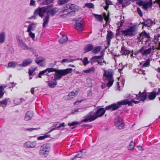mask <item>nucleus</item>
Instances as JSON below:
<instances>
[{
	"label": "nucleus",
	"instance_id": "1",
	"mask_svg": "<svg viewBox=\"0 0 160 160\" xmlns=\"http://www.w3.org/2000/svg\"><path fill=\"white\" fill-rule=\"evenodd\" d=\"M72 70V68H68L57 71L54 75L53 81H48L47 82L48 86L50 88H54L57 85L56 80L60 79L62 76H65L67 74L70 73Z\"/></svg>",
	"mask_w": 160,
	"mask_h": 160
},
{
	"label": "nucleus",
	"instance_id": "2",
	"mask_svg": "<svg viewBox=\"0 0 160 160\" xmlns=\"http://www.w3.org/2000/svg\"><path fill=\"white\" fill-rule=\"evenodd\" d=\"M52 5V6L49 8L48 9L47 12V14L46 16L43 19V22L42 24V27H45L47 26L49 21V15L53 16L58 12V9L56 8L51 9L53 7V5Z\"/></svg>",
	"mask_w": 160,
	"mask_h": 160
},
{
	"label": "nucleus",
	"instance_id": "3",
	"mask_svg": "<svg viewBox=\"0 0 160 160\" xmlns=\"http://www.w3.org/2000/svg\"><path fill=\"white\" fill-rule=\"evenodd\" d=\"M113 71L111 69H109L104 71L103 76L105 77V79L108 81V82L107 84L108 88L110 87L113 84Z\"/></svg>",
	"mask_w": 160,
	"mask_h": 160
},
{
	"label": "nucleus",
	"instance_id": "4",
	"mask_svg": "<svg viewBox=\"0 0 160 160\" xmlns=\"http://www.w3.org/2000/svg\"><path fill=\"white\" fill-rule=\"evenodd\" d=\"M136 28L135 26H132L127 29L122 30L119 32V34L126 37H132L136 34Z\"/></svg>",
	"mask_w": 160,
	"mask_h": 160
},
{
	"label": "nucleus",
	"instance_id": "5",
	"mask_svg": "<svg viewBox=\"0 0 160 160\" xmlns=\"http://www.w3.org/2000/svg\"><path fill=\"white\" fill-rule=\"evenodd\" d=\"M16 38L19 47L21 48L22 49L25 50H32V48L28 47L25 44L24 41L21 38L20 36H16Z\"/></svg>",
	"mask_w": 160,
	"mask_h": 160
},
{
	"label": "nucleus",
	"instance_id": "6",
	"mask_svg": "<svg viewBox=\"0 0 160 160\" xmlns=\"http://www.w3.org/2000/svg\"><path fill=\"white\" fill-rule=\"evenodd\" d=\"M50 149L49 145L47 144H44L41 147L39 154L42 156L46 157L48 155Z\"/></svg>",
	"mask_w": 160,
	"mask_h": 160
},
{
	"label": "nucleus",
	"instance_id": "7",
	"mask_svg": "<svg viewBox=\"0 0 160 160\" xmlns=\"http://www.w3.org/2000/svg\"><path fill=\"white\" fill-rule=\"evenodd\" d=\"M106 110L105 108H101L98 109L95 113L93 111H91L90 112H92V116L94 120H95L98 117L102 116L105 113Z\"/></svg>",
	"mask_w": 160,
	"mask_h": 160
},
{
	"label": "nucleus",
	"instance_id": "8",
	"mask_svg": "<svg viewBox=\"0 0 160 160\" xmlns=\"http://www.w3.org/2000/svg\"><path fill=\"white\" fill-rule=\"evenodd\" d=\"M77 6L72 4H69L67 5L64 7V8L62 10V12H64L66 11H68V12H75L78 10Z\"/></svg>",
	"mask_w": 160,
	"mask_h": 160
},
{
	"label": "nucleus",
	"instance_id": "9",
	"mask_svg": "<svg viewBox=\"0 0 160 160\" xmlns=\"http://www.w3.org/2000/svg\"><path fill=\"white\" fill-rule=\"evenodd\" d=\"M61 70L56 69L53 68H48L44 70L40 71L38 75V77L41 78L42 76L44 75H47L48 73L51 72H56L58 71H60Z\"/></svg>",
	"mask_w": 160,
	"mask_h": 160
},
{
	"label": "nucleus",
	"instance_id": "10",
	"mask_svg": "<svg viewBox=\"0 0 160 160\" xmlns=\"http://www.w3.org/2000/svg\"><path fill=\"white\" fill-rule=\"evenodd\" d=\"M139 102L140 101H136L133 100H132L131 101H129L128 99H126L118 102L117 104L120 106L127 104H128V106H131L132 102L136 104L139 103Z\"/></svg>",
	"mask_w": 160,
	"mask_h": 160
},
{
	"label": "nucleus",
	"instance_id": "11",
	"mask_svg": "<svg viewBox=\"0 0 160 160\" xmlns=\"http://www.w3.org/2000/svg\"><path fill=\"white\" fill-rule=\"evenodd\" d=\"M52 5H48L47 7H43L42 8H38L37 9L34 11V14L36 15H38V13H44L46 12L48 9L52 7Z\"/></svg>",
	"mask_w": 160,
	"mask_h": 160
},
{
	"label": "nucleus",
	"instance_id": "12",
	"mask_svg": "<svg viewBox=\"0 0 160 160\" xmlns=\"http://www.w3.org/2000/svg\"><path fill=\"white\" fill-rule=\"evenodd\" d=\"M147 92L145 90H144L142 92H141L140 91L138 94L136 95V97L137 99L144 101L147 99V95H146Z\"/></svg>",
	"mask_w": 160,
	"mask_h": 160
},
{
	"label": "nucleus",
	"instance_id": "13",
	"mask_svg": "<svg viewBox=\"0 0 160 160\" xmlns=\"http://www.w3.org/2000/svg\"><path fill=\"white\" fill-rule=\"evenodd\" d=\"M144 37L150 40V37L149 34L146 32L145 31H144L141 33L137 38L139 42H142Z\"/></svg>",
	"mask_w": 160,
	"mask_h": 160
},
{
	"label": "nucleus",
	"instance_id": "14",
	"mask_svg": "<svg viewBox=\"0 0 160 160\" xmlns=\"http://www.w3.org/2000/svg\"><path fill=\"white\" fill-rule=\"evenodd\" d=\"M78 92L76 90L72 91L69 93L68 95L64 98L66 100H69L74 98L78 94Z\"/></svg>",
	"mask_w": 160,
	"mask_h": 160
},
{
	"label": "nucleus",
	"instance_id": "15",
	"mask_svg": "<svg viewBox=\"0 0 160 160\" xmlns=\"http://www.w3.org/2000/svg\"><path fill=\"white\" fill-rule=\"evenodd\" d=\"M85 118V119H82L81 121V122L88 121L91 122L95 120L92 116V112H90L87 115Z\"/></svg>",
	"mask_w": 160,
	"mask_h": 160
},
{
	"label": "nucleus",
	"instance_id": "16",
	"mask_svg": "<svg viewBox=\"0 0 160 160\" xmlns=\"http://www.w3.org/2000/svg\"><path fill=\"white\" fill-rule=\"evenodd\" d=\"M37 143L36 142H27L24 144V146L27 148H32L36 147Z\"/></svg>",
	"mask_w": 160,
	"mask_h": 160
},
{
	"label": "nucleus",
	"instance_id": "17",
	"mask_svg": "<svg viewBox=\"0 0 160 160\" xmlns=\"http://www.w3.org/2000/svg\"><path fill=\"white\" fill-rule=\"evenodd\" d=\"M118 105H119L117 103V104L116 103H114L106 107L105 108V109L106 110H111L114 111L117 109L119 108V106Z\"/></svg>",
	"mask_w": 160,
	"mask_h": 160
},
{
	"label": "nucleus",
	"instance_id": "18",
	"mask_svg": "<svg viewBox=\"0 0 160 160\" xmlns=\"http://www.w3.org/2000/svg\"><path fill=\"white\" fill-rule=\"evenodd\" d=\"M34 114L33 112L31 111H28L25 114L24 117L25 120L28 121L30 120L33 116Z\"/></svg>",
	"mask_w": 160,
	"mask_h": 160
},
{
	"label": "nucleus",
	"instance_id": "19",
	"mask_svg": "<svg viewBox=\"0 0 160 160\" xmlns=\"http://www.w3.org/2000/svg\"><path fill=\"white\" fill-rule=\"evenodd\" d=\"M120 52L122 55H128L130 53V51L128 49L125 47L123 46L121 48Z\"/></svg>",
	"mask_w": 160,
	"mask_h": 160
},
{
	"label": "nucleus",
	"instance_id": "20",
	"mask_svg": "<svg viewBox=\"0 0 160 160\" xmlns=\"http://www.w3.org/2000/svg\"><path fill=\"white\" fill-rule=\"evenodd\" d=\"M32 62V60L31 59L25 60L22 61V64L18 65V66L19 67H26L30 64Z\"/></svg>",
	"mask_w": 160,
	"mask_h": 160
},
{
	"label": "nucleus",
	"instance_id": "21",
	"mask_svg": "<svg viewBox=\"0 0 160 160\" xmlns=\"http://www.w3.org/2000/svg\"><path fill=\"white\" fill-rule=\"evenodd\" d=\"M113 37L112 32L111 31H108V33L107 35L106 39L108 45H109L110 44L111 40Z\"/></svg>",
	"mask_w": 160,
	"mask_h": 160
},
{
	"label": "nucleus",
	"instance_id": "22",
	"mask_svg": "<svg viewBox=\"0 0 160 160\" xmlns=\"http://www.w3.org/2000/svg\"><path fill=\"white\" fill-rule=\"evenodd\" d=\"M53 126H54V127H55V128H53L52 129H51L47 133V134H48L50 132H51L52 131H53L55 130H56V129H59L61 127H64L65 126V123H61V124H60V125H58V124H57V123H56V124H53Z\"/></svg>",
	"mask_w": 160,
	"mask_h": 160
},
{
	"label": "nucleus",
	"instance_id": "23",
	"mask_svg": "<svg viewBox=\"0 0 160 160\" xmlns=\"http://www.w3.org/2000/svg\"><path fill=\"white\" fill-rule=\"evenodd\" d=\"M103 59V57L102 56H96L92 57L91 58V61L92 62H98L99 61H102Z\"/></svg>",
	"mask_w": 160,
	"mask_h": 160
},
{
	"label": "nucleus",
	"instance_id": "24",
	"mask_svg": "<svg viewBox=\"0 0 160 160\" xmlns=\"http://www.w3.org/2000/svg\"><path fill=\"white\" fill-rule=\"evenodd\" d=\"M153 23H154V24H155V23H154L151 19H148L147 20L144 21L142 23V24L145 26L149 27Z\"/></svg>",
	"mask_w": 160,
	"mask_h": 160
},
{
	"label": "nucleus",
	"instance_id": "25",
	"mask_svg": "<svg viewBox=\"0 0 160 160\" xmlns=\"http://www.w3.org/2000/svg\"><path fill=\"white\" fill-rule=\"evenodd\" d=\"M36 23H32L28 25L27 32H31L35 30L36 28Z\"/></svg>",
	"mask_w": 160,
	"mask_h": 160
},
{
	"label": "nucleus",
	"instance_id": "26",
	"mask_svg": "<svg viewBox=\"0 0 160 160\" xmlns=\"http://www.w3.org/2000/svg\"><path fill=\"white\" fill-rule=\"evenodd\" d=\"M5 32H2L0 33V43H3L5 41Z\"/></svg>",
	"mask_w": 160,
	"mask_h": 160
},
{
	"label": "nucleus",
	"instance_id": "27",
	"mask_svg": "<svg viewBox=\"0 0 160 160\" xmlns=\"http://www.w3.org/2000/svg\"><path fill=\"white\" fill-rule=\"evenodd\" d=\"M75 28L77 30L82 31L83 28V24L81 23L77 22Z\"/></svg>",
	"mask_w": 160,
	"mask_h": 160
},
{
	"label": "nucleus",
	"instance_id": "28",
	"mask_svg": "<svg viewBox=\"0 0 160 160\" xmlns=\"http://www.w3.org/2000/svg\"><path fill=\"white\" fill-rule=\"evenodd\" d=\"M121 122H123L122 120V118L118 116H117L115 118L114 123L116 125L120 123Z\"/></svg>",
	"mask_w": 160,
	"mask_h": 160
},
{
	"label": "nucleus",
	"instance_id": "29",
	"mask_svg": "<svg viewBox=\"0 0 160 160\" xmlns=\"http://www.w3.org/2000/svg\"><path fill=\"white\" fill-rule=\"evenodd\" d=\"M93 48V45L92 44H88L84 48V51L88 52L92 50Z\"/></svg>",
	"mask_w": 160,
	"mask_h": 160
},
{
	"label": "nucleus",
	"instance_id": "30",
	"mask_svg": "<svg viewBox=\"0 0 160 160\" xmlns=\"http://www.w3.org/2000/svg\"><path fill=\"white\" fill-rule=\"evenodd\" d=\"M102 49L101 46H98L94 47L92 51V52L94 54L99 52Z\"/></svg>",
	"mask_w": 160,
	"mask_h": 160
},
{
	"label": "nucleus",
	"instance_id": "31",
	"mask_svg": "<svg viewBox=\"0 0 160 160\" xmlns=\"http://www.w3.org/2000/svg\"><path fill=\"white\" fill-rule=\"evenodd\" d=\"M156 97V94H155V91H153L150 93L148 96V98L150 100L154 99Z\"/></svg>",
	"mask_w": 160,
	"mask_h": 160
},
{
	"label": "nucleus",
	"instance_id": "32",
	"mask_svg": "<svg viewBox=\"0 0 160 160\" xmlns=\"http://www.w3.org/2000/svg\"><path fill=\"white\" fill-rule=\"evenodd\" d=\"M68 38L67 36L64 35H63L62 38L59 40V42L61 43H64L68 40Z\"/></svg>",
	"mask_w": 160,
	"mask_h": 160
},
{
	"label": "nucleus",
	"instance_id": "33",
	"mask_svg": "<svg viewBox=\"0 0 160 160\" xmlns=\"http://www.w3.org/2000/svg\"><path fill=\"white\" fill-rule=\"evenodd\" d=\"M8 99L5 98L4 100L0 102V106H2L3 107H6L8 103Z\"/></svg>",
	"mask_w": 160,
	"mask_h": 160
},
{
	"label": "nucleus",
	"instance_id": "34",
	"mask_svg": "<svg viewBox=\"0 0 160 160\" xmlns=\"http://www.w3.org/2000/svg\"><path fill=\"white\" fill-rule=\"evenodd\" d=\"M17 64V62L15 61H12L8 63V68H14Z\"/></svg>",
	"mask_w": 160,
	"mask_h": 160
},
{
	"label": "nucleus",
	"instance_id": "35",
	"mask_svg": "<svg viewBox=\"0 0 160 160\" xmlns=\"http://www.w3.org/2000/svg\"><path fill=\"white\" fill-rule=\"evenodd\" d=\"M151 48H150L148 49L144 50L143 52L142 53V55L144 56L147 55L150 53L151 52Z\"/></svg>",
	"mask_w": 160,
	"mask_h": 160
},
{
	"label": "nucleus",
	"instance_id": "36",
	"mask_svg": "<svg viewBox=\"0 0 160 160\" xmlns=\"http://www.w3.org/2000/svg\"><path fill=\"white\" fill-rule=\"evenodd\" d=\"M95 71V68L92 67L91 68H88L83 71V72L86 73H89L91 72H94Z\"/></svg>",
	"mask_w": 160,
	"mask_h": 160
},
{
	"label": "nucleus",
	"instance_id": "37",
	"mask_svg": "<svg viewBox=\"0 0 160 160\" xmlns=\"http://www.w3.org/2000/svg\"><path fill=\"white\" fill-rule=\"evenodd\" d=\"M150 59L148 58L146 61L142 65V67H148L150 65Z\"/></svg>",
	"mask_w": 160,
	"mask_h": 160
},
{
	"label": "nucleus",
	"instance_id": "38",
	"mask_svg": "<svg viewBox=\"0 0 160 160\" xmlns=\"http://www.w3.org/2000/svg\"><path fill=\"white\" fill-rule=\"evenodd\" d=\"M135 144L133 142V141H132V142H131L128 147V149L129 150L131 151L135 147Z\"/></svg>",
	"mask_w": 160,
	"mask_h": 160
},
{
	"label": "nucleus",
	"instance_id": "39",
	"mask_svg": "<svg viewBox=\"0 0 160 160\" xmlns=\"http://www.w3.org/2000/svg\"><path fill=\"white\" fill-rule=\"evenodd\" d=\"M47 133L45 134L44 135L42 136H40L37 138V139L38 140H42L45 139L46 138L49 137L50 135H47Z\"/></svg>",
	"mask_w": 160,
	"mask_h": 160
},
{
	"label": "nucleus",
	"instance_id": "40",
	"mask_svg": "<svg viewBox=\"0 0 160 160\" xmlns=\"http://www.w3.org/2000/svg\"><path fill=\"white\" fill-rule=\"evenodd\" d=\"M54 0H44L42 2L43 5H46L52 3Z\"/></svg>",
	"mask_w": 160,
	"mask_h": 160
},
{
	"label": "nucleus",
	"instance_id": "41",
	"mask_svg": "<svg viewBox=\"0 0 160 160\" xmlns=\"http://www.w3.org/2000/svg\"><path fill=\"white\" fill-rule=\"evenodd\" d=\"M85 6L86 7L90 8H94V4L91 2L86 3L85 5Z\"/></svg>",
	"mask_w": 160,
	"mask_h": 160
},
{
	"label": "nucleus",
	"instance_id": "42",
	"mask_svg": "<svg viewBox=\"0 0 160 160\" xmlns=\"http://www.w3.org/2000/svg\"><path fill=\"white\" fill-rule=\"evenodd\" d=\"M117 128L119 129H122L124 128V124L123 122H121L120 123L116 125Z\"/></svg>",
	"mask_w": 160,
	"mask_h": 160
},
{
	"label": "nucleus",
	"instance_id": "43",
	"mask_svg": "<svg viewBox=\"0 0 160 160\" xmlns=\"http://www.w3.org/2000/svg\"><path fill=\"white\" fill-rule=\"evenodd\" d=\"M45 61V59L43 58H38L36 59L35 61L36 63H40L42 62H44Z\"/></svg>",
	"mask_w": 160,
	"mask_h": 160
},
{
	"label": "nucleus",
	"instance_id": "44",
	"mask_svg": "<svg viewBox=\"0 0 160 160\" xmlns=\"http://www.w3.org/2000/svg\"><path fill=\"white\" fill-rule=\"evenodd\" d=\"M82 61L83 62V64L85 66H86L87 64H88L89 62L88 60V59L87 57L84 58L82 60Z\"/></svg>",
	"mask_w": 160,
	"mask_h": 160
},
{
	"label": "nucleus",
	"instance_id": "45",
	"mask_svg": "<svg viewBox=\"0 0 160 160\" xmlns=\"http://www.w3.org/2000/svg\"><path fill=\"white\" fill-rule=\"evenodd\" d=\"M94 15L95 17V18L98 21H101L102 20L103 18L101 15L95 14H94Z\"/></svg>",
	"mask_w": 160,
	"mask_h": 160
},
{
	"label": "nucleus",
	"instance_id": "46",
	"mask_svg": "<svg viewBox=\"0 0 160 160\" xmlns=\"http://www.w3.org/2000/svg\"><path fill=\"white\" fill-rule=\"evenodd\" d=\"M69 0H59L58 3L60 5H62L67 3Z\"/></svg>",
	"mask_w": 160,
	"mask_h": 160
},
{
	"label": "nucleus",
	"instance_id": "47",
	"mask_svg": "<svg viewBox=\"0 0 160 160\" xmlns=\"http://www.w3.org/2000/svg\"><path fill=\"white\" fill-rule=\"evenodd\" d=\"M83 156V154L82 153V151H81L80 152L74 156V158H80L82 157Z\"/></svg>",
	"mask_w": 160,
	"mask_h": 160
},
{
	"label": "nucleus",
	"instance_id": "48",
	"mask_svg": "<svg viewBox=\"0 0 160 160\" xmlns=\"http://www.w3.org/2000/svg\"><path fill=\"white\" fill-rule=\"evenodd\" d=\"M79 123L78 122L75 121L71 123H69L68 124V125L69 126H72L78 124Z\"/></svg>",
	"mask_w": 160,
	"mask_h": 160
},
{
	"label": "nucleus",
	"instance_id": "49",
	"mask_svg": "<svg viewBox=\"0 0 160 160\" xmlns=\"http://www.w3.org/2000/svg\"><path fill=\"white\" fill-rule=\"evenodd\" d=\"M73 61L71 59L70 60H68L67 59H64L61 62V63H63L65 62H72Z\"/></svg>",
	"mask_w": 160,
	"mask_h": 160
},
{
	"label": "nucleus",
	"instance_id": "50",
	"mask_svg": "<svg viewBox=\"0 0 160 160\" xmlns=\"http://www.w3.org/2000/svg\"><path fill=\"white\" fill-rule=\"evenodd\" d=\"M29 32L28 34L30 37L32 38V39H34L35 38V34L34 33L31 32Z\"/></svg>",
	"mask_w": 160,
	"mask_h": 160
},
{
	"label": "nucleus",
	"instance_id": "51",
	"mask_svg": "<svg viewBox=\"0 0 160 160\" xmlns=\"http://www.w3.org/2000/svg\"><path fill=\"white\" fill-rule=\"evenodd\" d=\"M36 68H32L30 69L29 71V74L30 76L32 75L33 72L35 71Z\"/></svg>",
	"mask_w": 160,
	"mask_h": 160
},
{
	"label": "nucleus",
	"instance_id": "52",
	"mask_svg": "<svg viewBox=\"0 0 160 160\" xmlns=\"http://www.w3.org/2000/svg\"><path fill=\"white\" fill-rule=\"evenodd\" d=\"M145 48L144 46H142L140 49H139L138 51V53H142L144 51Z\"/></svg>",
	"mask_w": 160,
	"mask_h": 160
},
{
	"label": "nucleus",
	"instance_id": "53",
	"mask_svg": "<svg viewBox=\"0 0 160 160\" xmlns=\"http://www.w3.org/2000/svg\"><path fill=\"white\" fill-rule=\"evenodd\" d=\"M137 11L140 16L141 17H142V14L140 8H138L137 9Z\"/></svg>",
	"mask_w": 160,
	"mask_h": 160
},
{
	"label": "nucleus",
	"instance_id": "54",
	"mask_svg": "<svg viewBox=\"0 0 160 160\" xmlns=\"http://www.w3.org/2000/svg\"><path fill=\"white\" fill-rule=\"evenodd\" d=\"M78 111L77 109H75L72 110L71 112V113L72 114H75L78 113Z\"/></svg>",
	"mask_w": 160,
	"mask_h": 160
},
{
	"label": "nucleus",
	"instance_id": "55",
	"mask_svg": "<svg viewBox=\"0 0 160 160\" xmlns=\"http://www.w3.org/2000/svg\"><path fill=\"white\" fill-rule=\"evenodd\" d=\"M79 112H82L85 111L86 110V108H79L77 109Z\"/></svg>",
	"mask_w": 160,
	"mask_h": 160
},
{
	"label": "nucleus",
	"instance_id": "56",
	"mask_svg": "<svg viewBox=\"0 0 160 160\" xmlns=\"http://www.w3.org/2000/svg\"><path fill=\"white\" fill-rule=\"evenodd\" d=\"M155 94H156V96L157 95H160V88L158 89V91L157 92H155ZM158 100L160 101V97L159 98Z\"/></svg>",
	"mask_w": 160,
	"mask_h": 160
},
{
	"label": "nucleus",
	"instance_id": "57",
	"mask_svg": "<svg viewBox=\"0 0 160 160\" xmlns=\"http://www.w3.org/2000/svg\"><path fill=\"white\" fill-rule=\"evenodd\" d=\"M35 4V2L33 0H31L30 5L31 6H34Z\"/></svg>",
	"mask_w": 160,
	"mask_h": 160
},
{
	"label": "nucleus",
	"instance_id": "58",
	"mask_svg": "<svg viewBox=\"0 0 160 160\" xmlns=\"http://www.w3.org/2000/svg\"><path fill=\"white\" fill-rule=\"evenodd\" d=\"M17 100L18 101L17 103V104H19L24 101V99L22 98H21L20 99H17Z\"/></svg>",
	"mask_w": 160,
	"mask_h": 160
},
{
	"label": "nucleus",
	"instance_id": "59",
	"mask_svg": "<svg viewBox=\"0 0 160 160\" xmlns=\"http://www.w3.org/2000/svg\"><path fill=\"white\" fill-rule=\"evenodd\" d=\"M105 2L107 5L112 4V2L109 0H106Z\"/></svg>",
	"mask_w": 160,
	"mask_h": 160
},
{
	"label": "nucleus",
	"instance_id": "60",
	"mask_svg": "<svg viewBox=\"0 0 160 160\" xmlns=\"http://www.w3.org/2000/svg\"><path fill=\"white\" fill-rule=\"evenodd\" d=\"M37 130V128H27L26 129V130L30 132H31L33 130Z\"/></svg>",
	"mask_w": 160,
	"mask_h": 160
},
{
	"label": "nucleus",
	"instance_id": "61",
	"mask_svg": "<svg viewBox=\"0 0 160 160\" xmlns=\"http://www.w3.org/2000/svg\"><path fill=\"white\" fill-rule=\"evenodd\" d=\"M38 15H36L34 14V15L33 16L30 17L29 18L30 19H35L36 18V16H38Z\"/></svg>",
	"mask_w": 160,
	"mask_h": 160
},
{
	"label": "nucleus",
	"instance_id": "62",
	"mask_svg": "<svg viewBox=\"0 0 160 160\" xmlns=\"http://www.w3.org/2000/svg\"><path fill=\"white\" fill-rule=\"evenodd\" d=\"M160 37V34H158L156 36H154V39L155 40H157V41L159 40V39L158 38Z\"/></svg>",
	"mask_w": 160,
	"mask_h": 160
},
{
	"label": "nucleus",
	"instance_id": "63",
	"mask_svg": "<svg viewBox=\"0 0 160 160\" xmlns=\"http://www.w3.org/2000/svg\"><path fill=\"white\" fill-rule=\"evenodd\" d=\"M149 5L150 7H151L152 6V0H149V1L147 3Z\"/></svg>",
	"mask_w": 160,
	"mask_h": 160
},
{
	"label": "nucleus",
	"instance_id": "64",
	"mask_svg": "<svg viewBox=\"0 0 160 160\" xmlns=\"http://www.w3.org/2000/svg\"><path fill=\"white\" fill-rule=\"evenodd\" d=\"M143 7L145 9H147L148 7H150V6L148 4L146 3L143 5Z\"/></svg>",
	"mask_w": 160,
	"mask_h": 160
}]
</instances>
